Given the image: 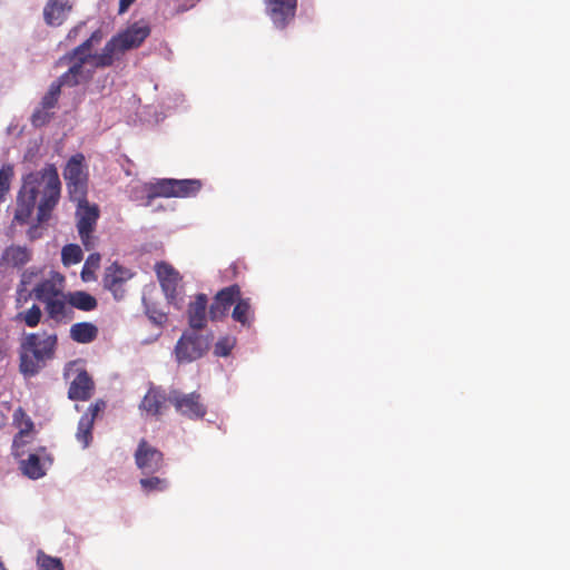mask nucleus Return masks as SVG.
<instances>
[{"label": "nucleus", "mask_w": 570, "mask_h": 570, "mask_svg": "<svg viewBox=\"0 0 570 570\" xmlns=\"http://www.w3.org/2000/svg\"><path fill=\"white\" fill-rule=\"evenodd\" d=\"M61 195V181L53 164L22 176L16 196L13 222L24 225L29 222L37 205V222L46 223L57 207Z\"/></svg>", "instance_id": "f257e3e1"}, {"label": "nucleus", "mask_w": 570, "mask_h": 570, "mask_svg": "<svg viewBox=\"0 0 570 570\" xmlns=\"http://www.w3.org/2000/svg\"><path fill=\"white\" fill-rule=\"evenodd\" d=\"M57 346L56 333L42 331L24 334L18 350L20 373L24 377L36 376L46 366L47 361L55 357Z\"/></svg>", "instance_id": "f03ea898"}, {"label": "nucleus", "mask_w": 570, "mask_h": 570, "mask_svg": "<svg viewBox=\"0 0 570 570\" xmlns=\"http://www.w3.org/2000/svg\"><path fill=\"white\" fill-rule=\"evenodd\" d=\"M99 215L100 210L98 205L89 204V202H86L85 204H77V229L86 250L95 248L97 238L94 236V232L96 229Z\"/></svg>", "instance_id": "7ed1b4c3"}, {"label": "nucleus", "mask_w": 570, "mask_h": 570, "mask_svg": "<svg viewBox=\"0 0 570 570\" xmlns=\"http://www.w3.org/2000/svg\"><path fill=\"white\" fill-rule=\"evenodd\" d=\"M168 402L180 415L190 420L203 419L207 413V407L198 392L183 393L171 390L168 393Z\"/></svg>", "instance_id": "20e7f679"}, {"label": "nucleus", "mask_w": 570, "mask_h": 570, "mask_svg": "<svg viewBox=\"0 0 570 570\" xmlns=\"http://www.w3.org/2000/svg\"><path fill=\"white\" fill-rule=\"evenodd\" d=\"M209 348V338L196 332L184 333L175 346L177 361L193 362L200 358Z\"/></svg>", "instance_id": "39448f33"}, {"label": "nucleus", "mask_w": 570, "mask_h": 570, "mask_svg": "<svg viewBox=\"0 0 570 570\" xmlns=\"http://www.w3.org/2000/svg\"><path fill=\"white\" fill-rule=\"evenodd\" d=\"M135 463L145 474H154L164 466V454L157 448L141 439L135 452Z\"/></svg>", "instance_id": "423d86ee"}, {"label": "nucleus", "mask_w": 570, "mask_h": 570, "mask_svg": "<svg viewBox=\"0 0 570 570\" xmlns=\"http://www.w3.org/2000/svg\"><path fill=\"white\" fill-rule=\"evenodd\" d=\"M134 273L118 263H112L105 271L104 287L112 293L115 299L120 301L125 297L126 283L131 279Z\"/></svg>", "instance_id": "0eeeda50"}, {"label": "nucleus", "mask_w": 570, "mask_h": 570, "mask_svg": "<svg viewBox=\"0 0 570 570\" xmlns=\"http://www.w3.org/2000/svg\"><path fill=\"white\" fill-rule=\"evenodd\" d=\"M106 402L97 400L90 404L87 411L82 414L78 422L76 439L81 444L82 449H87L92 442V429L95 420L106 410Z\"/></svg>", "instance_id": "6e6552de"}, {"label": "nucleus", "mask_w": 570, "mask_h": 570, "mask_svg": "<svg viewBox=\"0 0 570 570\" xmlns=\"http://www.w3.org/2000/svg\"><path fill=\"white\" fill-rule=\"evenodd\" d=\"M265 6L274 26L284 29L295 17L297 0H265Z\"/></svg>", "instance_id": "1a4fd4ad"}, {"label": "nucleus", "mask_w": 570, "mask_h": 570, "mask_svg": "<svg viewBox=\"0 0 570 570\" xmlns=\"http://www.w3.org/2000/svg\"><path fill=\"white\" fill-rule=\"evenodd\" d=\"M150 27L146 21H137L130 24L125 31L115 36L119 43L121 53L138 48L149 37Z\"/></svg>", "instance_id": "9d476101"}, {"label": "nucleus", "mask_w": 570, "mask_h": 570, "mask_svg": "<svg viewBox=\"0 0 570 570\" xmlns=\"http://www.w3.org/2000/svg\"><path fill=\"white\" fill-rule=\"evenodd\" d=\"M155 272L167 299L174 302L181 282L179 272L166 262L156 263Z\"/></svg>", "instance_id": "9b49d317"}, {"label": "nucleus", "mask_w": 570, "mask_h": 570, "mask_svg": "<svg viewBox=\"0 0 570 570\" xmlns=\"http://www.w3.org/2000/svg\"><path fill=\"white\" fill-rule=\"evenodd\" d=\"M72 9L70 0H47L43 19L48 26L58 27L63 23Z\"/></svg>", "instance_id": "f8f14e48"}, {"label": "nucleus", "mask_w": 570, "mask_h": 570, "mask_svg": "<svg viewBox=\"0 0 570 570\" xmlns=\"http://www.w3.org/2000/svg\"><path fill=\"white\" fill-rule=\"evenodd\" d=\"M32 258V252L26 246L10 245L4 248L0 257V266L22 268Z\"/></svg>", "instance_id": "ddd939ff"}, {"label": "nucleus", "mask_w": 570, "mask_h": 570, "mask_svg": "<svg viewBox=\"0 0 570 570\" xmlns=\"http://www.w3.org/2000/svg\"><path fill=\"white\" fill-rule=\"evenodd\" d=\"M95 383L87 371H81L70 383L68 397L72 401H87L92 396Z\"/></svg>", "instance_id": "4468645a"}, {"label": "nucleus", "mask_w": 570, "mask_h": 570, "mask_svg": "<svg viewBox=\"0 0 570 570\" xmlns=\"http://www.w3.org/2000/svg\"><path fill=\"white\" fill-rule=\"evenodd\" d=\"M207 304L208 298L205 294L196 295L195 299L189 303L187 314L189 326L193 330H203L206 326Z\"/></svg>", "instance_id": "2eb2a0df"}, {"label": "nucleus", "mask_w": 570, "mask_h": 570, "mask_svg": "<svg viewBox=\"0 0 570 570\" xmlns=\"http://www.w3.org/2000/svg\"><path fill=\"white\" fill-rule=\"evenodd\" d=\"M45 309L48 318L56 323H68L73 317V311L63 296L55 297L45 303Z\"/></svg>", "instance_id": "dca6fc26"}, {"label": "nucleus", "mask_w": 570, "mask_h": 570, "mask_svg": "<svg viewBox=\"0 0 570 570\" xmlns=\"http://www.w3.org/2000/svg\"><path fill=\"white\" fill-rule=\"evenodd\" d=\"M166 402H168V394H166L160 387H151L144 396L140 403V409L153 416H157L161 414V410L165 407Z\"/></svg>", "instance_id": "f3484780"}, {"label": "nucleus", "mask_w": 570, "mask_h": 570, "mask_svg": "<svg viewBox=\"0 0 570 570\" xmlns=\"http://www.w3.org/2000/svg\"><path fill=\"white\" fill-rule=\"evenodd\" d=\"M62 296L67 298L71 309L77 308L83 312H90L98 305L96 297L85 291L69 292Z\"/></svg>", "instance_id": "a211bd4d"}, {"label": "nucleus", "mask_w": 570, "mask_h": 570, "mask_svg": "<svg viewBox=\"0 0 570 570\" xmlns=\"http://www.w3.org/2000/svg\"><path fill=\"white\" fill-rule=\"evenodd\" d=\"M90 78V72H86L85 69H80L79 65H71L65 73H62L56 81H53V83L58 85L59 89L61 90L63 86L75 87L82 81H88Z\"/></svg>", "instance_id": "6ab92c4d"}, {"label": "nucleus", "mask_w": 570, "mask_h": 570, "mask_svg": "<svg viewBox=\"0 0 570 570\" xmlns=\"http://www.w3.org/2000/svg\"><path fill=\"white\" fill-rule=\"evenodd\" d=\"M98 336V328L89 322H80L71 325L70 337L72 341L80 344H88L95 341Z\"/></svg>", "instance_id": "aec40b11"}, {"label": "nucleus", "mask_w": 570, "mask_h": 570, "mask_svg": "<svg viewBox=\"0 0 570 570\" xmlns=\"http://www.w3.org/2000/svg\"><path fill=\"white\" fill-rule=\"evenodd\" d=\"M232 318L243 326L249 327L252 325L254 321V309L250 298H243L242 295H239L232 312Z\"/></svg>", "instance_id": "412c9836"}, {"label": "nucleus", "mask_w": 570, "mask_h": 570, "mask_svg": "<svg viewBox=\"0 0 570 570\" xmlns=\"http://www.w3.org/2000/svg\"><path fill=\"white\" fill-rule=\"evenodd\" d=\"M121 53L119 43L116 38L112 37L104 47L101 53H96L92 57V65L96 68L110 67L115 61V56Z\"/></svg>", "instance_id": "4be33fe9"}, {"label": "nucleus", "mask_w": 570, "mask_h": 570, "mask_svg": "<svg viewBox=\"0 0 570 570\" xmlns=\"http://www.w3.org/2000/svg\"><path fill=\"white\" fill-rule=\"evenodd\" d=\"M83 163L85 156L82 154H76L71 156L63 169L65 180L70 181L88 178V174L85 171Z\"/></svg>", "instance_id": "5701e85b"}, {"label": "nucleus", "mask_w": 570, "mask_h": 570, "mask_svg": "<svg viewBox=\"0 0 570 570\" xmlns=\"http://www.w3.org/2000/svg\"><path fill=\"white\" fill-rule=\"evenodd\" d=\"M35 298L41 303H47L48 301L65 295L51 279H43L36 285L32 291Z\"/></svg>", "instance_id": "b1692460"}, {"label": "nucleus", "mask_w": 570, "mask_h": 570, "mask_svg": "<svg viewBox=\"0 0 570 570\" xmlns=\"http://www.w3.org/2000/svg\"><path fill=\"white\" fill-rule=\"evenodd\" d=\"M202 186L199 179H173L174 197L195 196L202 189Z\"/></svg>", "instance_id": "393cba45"}, {"label": "nucleus", "mask_w": 570, "mask_h": 570, "mask_svg": "<svg viewBox=\"0 0 570 570\" xmlns=\"http://www.w3.org/2000/svg\"><path fill=\"white\" fill-rule=\"evenodd\" d=\"M147 198L150 202L154 198L158 197H174V188H173V179L164 178L158 179L155 183H151L146 186Z\"/></svg>", "instance_id": "a878e982"}, {"label": "nucleus", "mask_w": 570, "mask_h": 570, "mask_svg": "<svg viewBox=\"0 0 570 570\" xmlns=\"http://www.w3.org/2000/svg\"><path fill=\"white\" fill-rule=\"evenodd\" d=\"M66 185L71 202L77 204H85L88 202V178L66 181Z\"/></svg>", "instance_id": "bb28decb"}, {"label": "nucleus", "mask_w": 570, "mask_h": 570, "mask_svg": "<svg viewBox=\"0 0 570 570\" xmlns=\"http://www.w3.org/2000/svg\"><path fill=\"white\" fill-rule=\"evenodd\" d=\"M42 318V311L39 305L32 304L28 309L18 312L14 316V321L23 323L28 327H37Z\"/></svg>", "instance_id": "cd10ccee"}, {"label": "nucleus", "mask_w": 570, "mask_h": 570, "mask_svg": "<svg viewBox=\"0 0 570 570\" xmlns=\"http://www.w3.org/2000/svg\"><path fill=\"white\" fill-rule=\"evenodd\" d=\"M23 473L30 479L37 480L46 474L43 464L38 454H30L27 460L21 462Z\"/></svg>", "instance_id": "c85d7f7f"}, {"label": "nucleus", "mask_w": 570, "mask_h": 570, "mask_svg": "<svg viewBox=\"0 0 570 570\" xmlns=\"http://www.w3.org/2000/svg\"><path fill=\"white\" fill-rule=\"evenodd\" d=\"M240 295V287L237 284L227 286L216 294V301H220V305L228 311L230 306L236 303Z\"/></svg>", "instance_id": "c756f323"}, {"label": "nucleus", "mask_w": 570, "mask_h": 570, "mask_svg": "<svg viewBox=\"0 0 570 570\" xmlns=\"http://www.w3.org/2000/svg\"><path fill=\"white\" fill-rule=\"evenodd\" d=\"M139 484L146 494L151 492H164L169 485L167 479L159 476L142 478L140 479Z\"/></svg>", "instance_id": "7c9ffc66"}, {"label": "nucleus", "mask_w": 570, "mask_h": 570, "mask_svg": "<svg viewBox=\"0 0 570 570\" xmlns=\"http://www.w3.org/2000/svg\"><path fill=\"white\" fill-rule=\"evenodd\" d=\"M14 422H18L19 428V439L21 436H31L33 433V422L31 419L24 413V411L19 407L14 411L13 414Z\"/></svg>", "instance_id": "2f4dec72"}, {"label": "nucleus", "mask_w": 570, "mask_h": 570, "mask_svg": "<svg viewBox=\"0 0 570 570\" xmlns=\"http://www.w3.org/2000/svg\"><path fill=\"white\" fill-rule=\"evenodd\" d=\"M82 250L79 245L68 244L61 250V259L65 265H75L82 261Z\"/></svg>", "instance_id": "473e14b6"}, {"label": "nucleus", "mask_w": 570, "mask_h": 570, "mask_svg": "<svg viewBox=\"0 0 570 570\" xmlns=\"http://www.w3.org/2000/svg\"><path fill=\"white\" fill-rule=\"evenodd\" d=\"M37 566L39 570H65L59 558L48 556L42 550L37 553Z\"/></svg>", "instance_id": "72a5a7b5"}, {"label": "nucleus", "mask_w": 570, "mask_h": 570, "mask_svg": "<svg viewBox=\"0 0 570 570\" xmlns=\"http://www.w3.org/2000/svg\"><path fill=\"white\" fill-rule=\"evenodd\" d=\"M60 94H61V90L59 89L58 85H55L52 82L50 85L48 91L41 98L39 106L51 111L52 109H55L57 107Z\"/></svg>", "instance_id": "f704fd0d"}, {"label": "nucleus", "mask_w": 570, "mask_h": 570, "mask_svg": "<svg viewBox=\"0 0 570 570\" xmlns=\"http://www.w3.org/2000/svg\"><path fill=\"white\" fill-rule=\"evenodd\" d=\"M236 344V340L230 336L220 337L214 347V354L219 357H226L230 354Z\"/></svg>", "instance_id": "c9c22d12"}, {"label": "nucleus", "mask_w": 570, "mask_h": 570, "mask_svg": "<svg viewBox=\"0 0 570 570\" xmlns=\"http://www.w3.org/2000/svg\"><path fill=\"white\" fill-rule=\"evenodd\" d=\"M53 117V112L39 106L31 115V124L35 127H42L47 125Z\"/></svg>", "instance_id": "e433bc0d"}, {"label": "nucleus", "mask_w": 570, "mask_h": 570, "mask_svg": "<svg viewBox=\"0 0 570 570\" xmlns=\"http://www.w3.org/2000/svg\"><path fill=\"white\" fill-rule=\"evenodd\" d=\"M14 176L13 166L6 164L0 168V191L9 193Z\"/></svg>", "instance_id": "4c0bfd02"}, {"label": "nucleus", "mask_w": 570, "mask_h": 570, "mask_svg": "<svg viewBox=\"0 0 570 570\" xmlns=\"http://www.w3.org/2000/svg\"><path fill=\"white\" fill-rule=\"evenodd\" d=\"M94 55L87 51H77V47L72 50V52L68 56V59L72 62V65H79L80 69H83V65L88 61L92 63Z\"/></svg>", "instance_id": "58836bf2"}, {"label": "nucleus", "mask_w": 570, "mask_h": 570, "mask_svg": "<svg viewBox=\"0 0 570 570\" xmlns=\"http://www.w3.org/2000/svg\"><path fill=\"white\" fill-rule=\"evenodd\" d=\"M228 309L220 305V301H216V296L209 307V317L212 321H220L227 316Z\"/></svg>", "instance_id": "ea45409f"}, {"label": "nucleus", "mask_w": 570, "mask_h": 570, "mask_svg": "<svg viewBox=\"0 0 570 570\" xmlns=\"http://www.w3.org/2000/svg\"><path fill=\"white\" fill-rule=\"evenodd\" d=\"M32 440L31 436H21L19 439V432L14 435L13 442H12V454L14 456H21L24 453V446L30 443Z\"/></svg>", "instance_id": "a19ab883"}, {"label": "nucleus", "mask_w": 570, "mask_h": 570, "mask_svg": "<svg viewBox=\"0 0 570 570\" xmlns=\"http://www.w3.org/2000/svg\"><path fill=\"white\" fill-rule=\"evenodd\" d=\"M102 39V33L100 30H96L92 32L90 38H88L86 41H83L81 45L77 47V51H87L91 52L94 43L100 42Z\"/></svg>", "instance_id": "79ce46f5"}, {"label": "nucleus", "mask_w": 570, "mask_h": 570, "mask_svg": "<svg viewBox=\"0 0 570 570\" xmlns=\"http://www.w3.org/2000/svg\"><path fill=\"white\" fill-rule=\"evenodd\" d=\"M39 274V271L36 268H28L24 269L20 277V286L26 287L33 281L35 277H37Z\"/></svg>", "instance_id": "37998d69"}, {"label": "nucleus", "mask_w": 570, "mask_h": 570, "mask_svg": "<svg viewBox=\"0 0 570 570\" xmlns=\"http://www.w3.org/2000/svg\"><path fill=\"white\" fill-rule=\"evenodd\" d=\"M100 255L98 253H92L88 256L87 261H86V264H85V267L82 269V278L86 279L85 275H86V267L87 266H90L92 268H98L99 267V264H100Z\"/></svg>", "instance_id": "c03bdc74"}, {"label": "nucleus", "mask_w": 570, "mask_h": 570, "mask_svg": "<svg viewBox=\"0 0 570 570\" xmlns=\"http://www.w3.org/2000/svg\"><path fill=\"white\" fill-rule=\"evenodd\" d=\"M148 317L157 325H163L167 322V315L159 311H147Z\"/></svg>", "instance_id": "a18cd8bd"}, {"label": "nucleus", "mask_w": 570, "mask_h": 570, "mask_svg": "<svg viewBox=\"0 0 570 570\" xmlns=\"http://www.w3.org/2000/svg\"><path fill=\"white\" fill-rule=\"evenodd\" d=\"M136 0H119V13H125Z\"/></svg>", "instance_id": "49530a36"}, {"label": "nucleus", "mask_w": 570, "mask_h": 570, "mask_svg": "<svg viewBox=\"0 0 570 570\" xmlns=\"http://www.w3.org/2000/svg\"><path fill=\"white\" fill-rule=\"evenodd\" d=\"M0 570H7L2 559L0 558Z\"/></svg>", "instance_id": "de8ad7c7"}]
</instances>
